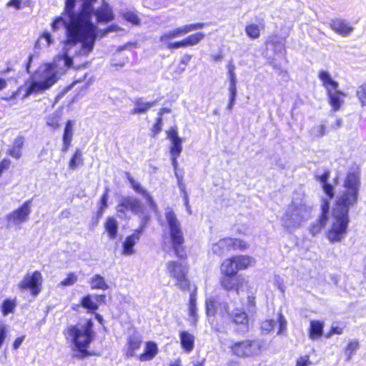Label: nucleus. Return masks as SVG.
Listing matches in <instances>:
<instances>
[{"mask_svg":"<svg viewBox=\"0 0 366 366\" xmlns=\"http://www.w3.org/2000/svg\"><path fill=\"white\" fill-rule=\"evenodd\" d=\"M324 322L320 320H311L309 329V337L312 340H317L322 336Z\"/></svg>","mask_w":366,"mask_h":366,"instance_id":"obj_26","label":"nucleus"},{"mask_svg":"<svg viewBox=\"0 0 366 366\" xmlns=\"http://www.w3.org/2000/svg\"><path fill=\"white\" fill-rule=\"evenodd\" d=\"M22 0H11L8 2L7 6L14 7L16 9L21 8Z\"/></svg>","mask_w":366,"mask_h":366,"instance_id":"obj_61","label":"nucleus"},{"mask_svg":"<svg viewBox=\"0 0 366 366\" xmlns=\"http://www.w3.org/2000/svg\"><path fill=\"white\" fill-rule=\"evenodd\" d=\"M127 175L134 190L142 195V197L145 199L149 207L152 211H156L157 209V205L150 194L145 189H144L139 182H136L134 179L130 177L129 174L127 173Z\"/></svg>","mask_w":366,"mask_h":366,"instance_id":"obj_19","label":"nucleus"},{"mask_svg":"<svg viewBox=\"0 0 366 366\" xmlns=\"http://www.w3.org/2000/svg\"><path fill=\"white\" fill-rule=\"evenodd\" d=\"M248 244L246 242L232 238H224L212 246V251L217 255H222L231 249H246Z\"/></svg>","mask_w":366,"mask_h":366,"instance_id":"obj_14","label":"nucleus"},{"mask_svg":"<svg viewBox=\"0 0 366 366\" xmlns=\"http://www.w3.org/2000/svg\"><path fill=\"white\" fill-rule=\"evenodd\" d=\"M119 216L121 217H126V213L131 211L134 214L138 215L141 218V225L145 227L149 220V215L146 212L144 206L142 202L134 197L123 198L117 207Z\"/></svg>","mask_w":366,"mask_h":366,"instance_id":"obj_10","label":"nucleus"},{"mask_svg":"<svg viewBox=\"0 0 366 366\" xmlns=\"http://www.w3.org/2000/svg\"><path fill=\"white\" fill-rule=\"evenodd\" d=\"M141 345V341L138 340L137 338H132L130 339L129 342V349L127 352V355L129 356H134V351L139 348Z\"/></svg>","mask_w":366,"mask_h":366,"instance_id":"obj_45","label":"nucleus"},{"mask_svg":"<svg viewBox=\"0 0 366 366\" xmlns=\"http://www.w3.org/2000/svg\"><path fill=\"white\" fill-rule=\"evenodd\" d=\"M6 333H7L6 326L4 324L1 323L0 324V348L1 347V346L4 342V340L6 337Z\"/></svg>","mask_w":366,"mask_h":366,"instance_id":"obj_52","label":"nucleus"},{"mask_svg":"<svg viewBox=\"0 0 366 366\" xmlns=\"http://www.w3.org/2000/svg\"><path fill=\"white\" fill-rule=\"evenodd\" d=\"M311 362L308 355H303L297 360L295 366H310Z\"/></svg>","mask_w":366,"mask_h":366,"instance_id":"obj_49","label":"nucleus"},{"mask_svg":"<svg viewBox=\"0 0 366 366\" xmlns=\"http://www.w3.org/2000/svg\"><path fill=\"white\" fill-rule=\"evenodd\" d=\"M247 309L249 312H253L255 310V297L249 295L247 297Z\"/></svg>","mask_w":366,"mask_h":366,"instance_id":"obj_51","label":"nucleus"},{"mask_svg":"<svg viewBox=\"0 0 366 366\" xmlns=\"http://www.w3.org/2000/svg\"><path fill=\"white\" fill-rule=\"evenodd\" d=\"M25 337L21 336L18 338H16L13 344V347L14 350H17L20 345L22 344L23 341L24 340Z\"/></svg>","mask_w":366,"mask_h":366,"instance_id":"obj_64","label":"nucleus"},{"mask_svg":"<svg viewBox=\"0 0 366 366\" xmlns=\"http://www.w3.org/2000/svg\"><path fill=\"white\" fill-rule=\"evenodd\" d=\"M172 146L170 153L172 155V160H176L182 152V139L172 141Z\"/></svg>","mask_w":366,"mask_h":366,"instance_id":"obj_38","label":"nucleus"},{"mask_svg":"<svg viewBox=\"0 0 366 366\" xmlns=\"http://www.w3.org/2000/svg\"><path fill=\"white\" fill-rule=\"evenodd\" d=\"M262 347V343L259 340H245L234 342L229 348L233 355L245 358L257 356L261 352Z\"/></svg>","mask_w":366,"mask_h":366,"instance_id":"obj_12","label":"nucleus"},{"mask_svg":"<svg viewBox=\"0 0 366 366\" xmlns=\"http://www.w3.org/2000/svg\"><path fill=\"white\" fill-rule=\"evenodd\" d=\"M330 25L334 31L342 36H348L353 31V27L348 22L340 19L332 20Z\"/></svg>","mask_w":366,"mask_h":366,"instance_id":"obj_23","label":"nucleus"},{"mask_svg":"<svg viewBox=\"0 0 366 366\" xmlns=\"http://www.w3.org/2000/svg\"><path fill=\"white\" fill-rule=\"evenodd\" d=\"M360 184L359 168L352 169L347 174L343 190L337 196L335 203L349 207H354L357 203Z\"/></svg>","mask_w":366,"mask_h":366,"instance_id":"obj_6","label":"nucleus"},{"mask_svg":"<svg viewBox=\"0 0 366 366\" xmlns=\"http://www.w3.org/2000/svg\"><path fill=\"white\" fill-rule=\"evenodd\" d=\"M229 95H235L237 96V82H229Z\"/></svg>","mask_w":366,"mask_h":366,"instance_id":"obj_60","label":"nucleus"},{"mask_svg":"<svg viewBox=\"0 0 366 366\" xmlns=\"http://www.w3.org/2000/svg\"><path fill=\"white\" fill-rule=\"evenodd\" d=\"M93 14L96 16L98 22H109L114 19L112 9L105 1H103L99 8L94 9Z\"/></svg>","mask_w":366,"mask_h":366,"instance_id":"obj_21","label":"nucleus"},{"mask_svg":"<svg viewBox=\"0 0 366 366\" xmlns=\"http://www.w3.org/2000/svg\"><path fill=\"white\" fill-rule=\"evenodd\" d=\"M343 332V329L342 327H339L337 325H332V327H331V330L328 335L327 337H330L332 335H341Z\"/></svg>","mask_w":366,"mask_h":366,"instance_id":"obj_59","label":"nucleus"},{"mask_svg":"<svg viewBox=\"0 0 366 366\" xmlns=\"http://www.w3.org/2000/svg\"><path fill=\"white\" fill-rule=\"evenodd\" d=\"M205 38V34L203 32H197L192 34L187 37L183 39L177 43L173 44V47H188L193 46L200 43Z\"/></svg>","mask_w":366,"mask_h":366,"instance_id":"obj_22","label":"nucleus"},{"mask_svg":"<svg viewBox=\"0 0 366 366\" xmlns=\"http://www.w3.org/2000/svg\"><path fill=\"white\" fill-rule=\"evenodd\" d=\"M31 207V200H27L21 207L8 214L6 217L8 226L20 228L22 224L29 221Z\"/></svg>","mask_w":366,"mask_h":366,"instance_id":"obj_13","label":"nucleus"},{"mask_svg":"<svg viewBox=\"0 0 366 366\" xmlns=\"http://www.w3.org/2000/svg\"><path fill=\"white\" fill-rule=\"evenodd\" d=\"M16 306L15 300L6 299L5 300L1 306L2 313L4 316L8 315L9 313H12Z\"/></svg>","mask_w":366,"mask_h":366,"instance_id":"obj_40","label":"nucleus"},{"mask_svg":"<svg viewBox=\"0 0 366 366\" xmlns=\"http://www.w3.org/2000/svg\"><path fill=\"white\" fill-rule=\"evenodd\" d=\"M237 96L229 95V102L227 106V109L231 111L235 104Z\"/></svg>","mask_w":366,"mask_h":366,"instance_id":"obj_62","label":"nucleus"},{"mask_svg":"<svg viewBox=\"0 0 366 366\" xmlns=\"http://www.w3.org/2000/svg\"><path fill=\"white\" fill-rule=\"evenodd\" d=\"M274 285L282 292H284V282L283 280L279 275H275L274 277Z\"/></svg>","mask_w":366,"mask_h":366,"instance_id":"obj_53","label":"nucleus"},{"mask_svg":"<svg viewBox=\"0 0 366 366\" xmlns=\"http://www.w3.org/2000/svg\"><path fill=\"white\" fill-rule=\"evenodd\" d=\"M156 102H147L143 101L142 99H138L134 102V108L132 110V114H142L145 113L151 107H154Z\"/></svg>","mask_w":366,"mask_h":366,"instance_id":"obj_35","label":"nucleus"},{"mask_svg":"<svg viewBox=\"0 0 366 366\" xmlns=\"http://www.w3.org/2000/svg\"><path fill=\"white\" fill-rule=\"evenodd\" d=\"M238 271L234 257L226 259L221 265L222 274L236 275Z\"/></svg>","mask_w":366,"mask_h":366,"instance_id":"obj_28","label":"nucleus"},{"mask_svg":"<svg viewBox=\"0 0 366 366\" xmlns=\"http://www.w3.org/2000/svg\"><path fill=\"white\" fill-rule=\"evenodd\" d=\"M162 117H159L157 119V122L153 127L152 132L154 135L159 133L162 130Z\"/></svg>","mask_w":366,"mask_h":366,"instance_id":"obj_55","label":"nucleus"},{"mask_svg":"<svg viewBox=\"0 0 366 366\" xmlns=\"http://www.w3.org/2000/svg\"><path fill=\"white\" fill-rule=\"evenodd\" d=\"M351 207L335 203L332 212V220L327 238L331 243L340 242L345 239L350 222L349 210Z\"/></svg>","mask_w":366,"mask_h":366,"instance_id":"obj_5","label":"nucleus"},{"mask_svg":"<svg viewBox=\"0 0 366 366\" xmlns=\"http://www.w3.org/2000/svg\"><path fill=\"white\" fill-rule=\"evenodd\" d=\"M81 303L83 307L92 311H94L98 308L97 303L92 299V297L90 295H86L81 300Z\"/></svg>","mask_w":366,"mask_h":366,"instance_id":"obj_42","label":"nucleus"},{"mask_svg":"<svg viewBox=\"0 0 366 366\" xmlns=\"http://www.w3.org/2000/svg\"><path fill=\"white\" fill-rule=\"evenodd\" d=\"M105 229L110 239H114L117 237L118 231V223L113 217L107 219L105 223Z\"/></svg>","mask_w":366,"mask_h":366,"instance_id":"obj_36","label":"nucleus"},{"mask_svg":"<svg viewBox=\"0 0 366 366\" xmlns=\"http://www.w3.org/2000/svg\"><path fill=\"white\" fill-rule=\"evenodd\" d=\"M264 29V24L260 22L259 24H249L245 27L247 35L251 39H257L260 35V31Z\"/></svg>","mask_w":366,"mask_h":366,"instance_id":"obj_33","label":"nucleus"},{"mask_svg":"<svg viewBox=\"0 0 366 366\" xmlns=\"http://www.w3.org/2000/svg\"><path fill=\"white\" fill-rule=\"evenodd\" d=\"M229 82H237L236 75L234 72V66L230 65L229 67Z\"/></svg>","mask_w":366,"mask_h":366,"instance_id":"obj_58","label":"nucleus"},{"mask_svg":"<svg viewBox=\"0 0 366 366\" xmlns=\"http://www.w3.org/2000/svg\"><path fill=\"white\" fill-rule=\"evenodd\" d=\"M359 347H360V345L357 340H350L348 342V343L344 350V353H345V355L346 356L347 361L349 362L351 360L352 356L355 355L356 351L359 349Z\"/></svg>","mask_w":366,"mask_h":366,"instance_id":"obj_37","label":"nucleus"},{"mask_svg":"<svg viewBox=\"0 0 366 366\" xmlns=\"http://www.w3.org/2000/svg\"><path fill=\"white\" fill-rule=\"evenodd\" d=\"M93 326L92 320H86L67 326L64 331L66 340L73 345V350L81 358L91 355L88 347L95 337Z\"/></svg>","mask_w":366,"mask_h":366,"instance_id":"obj_3","label":"nucleus"},{"mask_svg":"<svg viewBox=\"0 0 366 366\" xmlns=\"http://www.w3.org/2000/svg\"><path fill=\"white\" fill-rule=\"evenodd\" d=\"M189 33L187 24L177 27L174 29L165 31L159 37V41L162 43L168 49H177L179 47H173V44L177 41L172 42V39H176Z\"/></svg>","mask_w":366,"mask_h":366,"instance_id":"obj_16","label":"nucleus"},{"mask_svg":"<svg viewBox=\"0 0 366 366\" xmlns=\"http://www.w3.org/2000/svg\"><path fill=\"white\" fill-rule=\"evenodd\" d=\"M167 272L169 276L176 280L175 286L181 290L189 287V281L187 277L188 266L186 262L169 261L167 263Z\"/></svg>","mask_w":366,"mask_h":366,"instance_id":"obj_11","label":"nucleus"},{"mask_svg":"<svg viewBox=\"0 0 366 366\" xmlns=\"http://www.w3.org/2000/svg\"><path fill=\"white\" fill-rule=\"evenodd\" d=\"M164 217L174 254L179 259H184L186 252L183 246L184 238L181 223L173 209L169 207L165 208Z\"/></svg>","mask_w":366,"mask_h":366,"instance_id":"obj_8","label":"nucleus"},{"mask_svg":"<svg viewBox=\"0 0 366 366\" xmlns=\"http://www.w3.org/2000/svg\"><path fill=\"white\" fill-rule=\"evenodd\" d=\"M74 122L72 120H68L66 123L64 134H63V152H66L69 149V147L71 145L73 135H74Z\"/></svg>","mask_w":366,"mask_h":366,"instance_id":"obj_25","label":"nucleus"},{"mask_svg":"<svg viewBox=\"0 0 366 366\" xmlns=\"http://www.w3.org/2000/svg\"><path fill=\"white\" fill-rule=\"evenodd\" d=\"M97 0H84L80 11L75 12L76 0H66L62 15L56 17L51 27L53 31L63 26L65 29L64 48L76 47L80 45L75 54L88 56L93 51L95 42L102 31L92 21L93 4Z\"/></svg>","mask_w":366,"mask_h":366,"instance_id":"obj_1","label":"nucleus"},{"mask_svg":"<svg viewBox=\"0 0 366 366\" xmlns=\"http://www.w3.org/2000/svg\"><path fill=\"white\" fill-rule=\"evenodd\" d=\"M205 26L204 23H196V24H187L189 32L201 29L204 28Z\"/></svg>","mask_w":366,"mask_h":366,"instance_id":"obj_56","label":"nucleus"},{"mask_svg":"<svg viewBox=\"0 0 366 366\" xmlns=\"http://www.w3.org/2000/svg\"><path fill=\"white\" fill-rule=\"evenodd\" d=\"M356 97L360 102L361 106L366 107V83H364L356 89Z\"/></svg>","mask_w":366,"mask_h":366,"instance_id":"obj_41","label":"nucleus"},{"mask_svg":"<svg viewBox=\"0 0 366 366\" xmlns=\"http://www.w3.org/2000/svg\"><path fill=\"white\" fill-rule=\"evenodd\" d=\"M89 284L92 290H107L109 289L104 278L100 274H94L90 279Z\"/></svg>","mask_w":366,"mask_h":366,"instance_id":"obj_34","label":"nucleus"},{"mask_svg":"<svg viewBox=\"0 0 366 366\" xmlns=\"http://www.w3.org/2000/svg\"><path fill=\"white\" fill-rule=\"evenodd\" d=\"M228 305L222 302L218 303L212 298L206 300V311L208 316H214L215 314L219 313L223 317L228 313Z\"/></svg>","mask_w":366,"mask_h":366,"instance_id":"obj_20","label":"nucleus"},{"mask_svg":"<svg viewBox=\"0 0 366 366\" xmlns=\"http://www.w3.org/2000/svg\"><path fill=\"white\" fill-rule=\"evenodd\" d=\"M180 342L182 348L187 352H190L194 345V337L193 335L186 331L180 332Z\"/></svg>","mask_w":366,"mask_h":366,"instance_id":"obj_29","label":"nucleus"},{"mask_svg":"<svg viewBox=\"0 0 366 366\" xmlns=\"http://www.w3.org/2000/svg\"><path fill=\"white\" fill-rule=\"evenodd\" d=\"M278 322H279V329L277 331V334L280 335L283 333V332L286 330L287 327V321L283 317L282 315H280L278 317Z\"/></svg>","mask_w":366,"mask_h":366,"instance_id":"obj_50","label":"nucleus"},{"mask_svg":"<svg viewBox=\"0 0 366 366\" xmlns=\"http://www.w3.org/2000/svg\"><path fill=\"white\" fill-rule=\"evenodd\" d=\"M310 134L313 139L320 138L325 134V126L324 124L314 126L310 129Z\"/></svg>","mask_w":366,"mask_h":366,"instance_id":"obj_43","label":"nucleus"},{"mask_svg":"<svg viewBox=\"0 0 366 366\" xmlns=\"http://www.w3.org/2000/svg\"><path fill=\"white\" fill-rule=\"evenodd\" d=\"M24 143V139L22 137H17L14 142L12 147L9 152L10 156L14 159H19L21 155V149Z\"/></svg>","mask_w":366,"mask_h":366,"instance_id":"obj_32","label":"nucleus"},{"mask_svg":"<svg viewBox=\"0 0 366 366\" xmlns=\"http://www.w3.org/2000/svg\"><path fill=\"white\" fill-rule=\"evenodd\" d=\"M157 345L154 342H149L146 344L144 352L140 355L139 360L142 362L152 360L157 354Z\"/></svg>","mask_w":366,"mask_h":366,"instance_id":"obj_30","label":"nucleus"},{"mask_svg":"<svg viewBox=\"0 0 366 366\" xmlns=\"http://www.w3.org/2000/svg\"><path fill=\"white\" fill-rule=\"evenodd\" d=\"M188 319L190 325H196L198 321V315L197 310V292L196 290L190 294L188 304Z\"/></svg>","mask_w":366,"mask_h":366,"instance_id":"obj_24","label":"nucleus"},{"mask_svg":"<svg viewBox=\"0 0 366 366\" xmlns=\"http://www.w3.org/2000/svg\"><path fill=\"white\" fill-rule=\"evenodd\" d=\"M123 17L126 21L131 22L133 24H139V19L137 14L133 11H127L124 12Z\"/></svg>","mask_w":366,"mask_h":366,"instance_id":"obj_46","label":"nucleus"},{"mask_svg":"<svg viewBox=\"0 0 366 366\" xmlns=\"http://www.w3.org/2000/svg\"><path fill=\"white\" fill-rule=\"evenodd\" d=\"M42 275L40 272L35 271L32 274L27 273L18 287L21 290H29L31 295L35 297L40 293Z\"/></svg>","mask_w":366,"mask_h":366,"instance_id":"obj_15","label":"nucleus"},{"mask_svg":"<svg viewBox=\"0 0 366 366\" xmlns=\"http://www.w3.org/2000/svg\"><path fill=\"white\" fill-rule=\"evenodd\" d=\"M312 207L305 199H294L281 217L282 226L289 232L300 228L312 216Z\"/></svg>","mask_w":366,"mask_h":366,"instance_id":"obj_4","label":"nucleus"},{"mask_svg":"<svg viewBox=\"0 0 366 366\" xmlns=\"http://www.w3.org/2000/svg\"><path fill=\"white\" fill-rule=\"evenodd\" d=\"M225 316L229 317L232 322L237 325H242L246 326L248 324L247 314L240 309H235L232 312H229L228 307V313Z\"/></svg>","mask_w":366,"mask_h":366,"instance_id":"obj_27","label":"nucleus"},{"mask_svg":"<svg viewBox=\"0 0 366 366\" xmlns=\"http://www.w3.org/2000/svg\"><path fill=\"white\" fill-rule=\"evenodd\" d=\"M238 270L246 269L254 264L255 260L253 257L247 255L234 256Z\"/></svg>","mask_w":366,"mask_h":366,"instance_id":"obj_31","label":"nucleus"},{"mask_svg":"<svg viewBox=\"0 0 366 366\" xmlns=\"http://www.w3.org/2000/svg\"><path fill=\"white\" fill-rule=\"evenodd\" d=\"M173 167L175 172V176L177 179V184L179 190L182 193V195L187 194L186 191V185L183 182V174L177 169V162H173Z\"/></svg>","mask_w":366,"mask_h":366,"instance_id":"obj_39","label":"nucleus"},{"mask_svg":"<svg viewBox=\"0 0 366 366\" xmlns=\"http://www.w3.org/2000/svg\"><path fill=\"white\" fill-rule=\"evenodd\" d=\"M318 77L327 91L329 103L332 107V109L335 112L339 110L342 104L344 102L342 97H345L343 92L337 90L339 84L334 81L330 74L325 70H320L319 71Z\"/></svg>","mask_w":366,"mask_h":366,"instance_id":"obj_9","label":"nucleus"},{"mask_svg":"<svg viewBox=\"0 0 366 366\" xmlns=\"http://www.w3.org/2000/svg\"><path fill=\"white\" fill-rule=\"evenodd\" d=\"M73 48L69 47L66 49L64 46L62 55L56 56L53 63L45 64L38 68L28 84L24 97L41 93L49 89L57 81L59 74H63L65 69H69L72 66L71 50Z\"/></svg>","mask_w":366,"mask_h":366,"instance_id":"obj_2","label":"nucleus"},{"mask_svg":"<svg viewBox=\"0 0 366 366\" xmlns=\"http://www.w3.org/2000/svg\"><path fill=\"white\" fill-rule=\"evenodd\" d=\"M144 229V226H140L132 234L126 237L122 244L123 249L122 254L123 255L130 256L135 253L134 247L139 242Z\"/></svg>","mask_w":366,"mask_h":366,"instance_id":"obj_17","label":"nucleus"},{"mask_svg":"<svg viewBox=\"0 0 366 366\" xmlns=\"http://www.w3.org/2000/svg\"><path fill=\"white\" fill-rule=\"evenodd\" d=\"M330 177V171L325 170L322 174H320L317 172L315 174V178L322 184V188L325 194L327 196L328 199H323L322 204L321 206L322 213L320 217L312 223L310 227V232L312 235L315 236L320 232L322 228H324L328 220V213L330 209V202L334 195V186L328 183Z\"/></svg>","mask_w":366,"mask_h":366,"instance_id":"obj_7","label":"nucleus"},{"mask_svg":"<svg viewBox=\"0 0 366 366\" xmlns=\"http://www.w3.org/2000/svg\"><path fill=\"white\" fill-rule=\"evenodd\" d=\"M167 137L168 139H170V141H174V140H176V139H179L180 137H179L178 136V134H177V129L176 128H171L168 132H167Z\"/></svg>","mask_w":366,"mask_h":366,"instance_id":"obj_54","label":"nucleus"},{"mask_svg":"<svg viewBox=\"0 0 366 366\" xmlns=\"http://www.w3.org/2000/svg\"><path fill=\"white\" fill-rule=\"evenodd\" d=\"M107 200H108L107 193L105 192L103 194V196L102 197L101 200H100V207H99V209L98 211L99 216L102 215L103 214V212H104V210L106 209V208L107 207Z\"/></svg>","mask_w":366,"mask_h":366,"instance_id":"obj_48","label":"nucleus"},{"mask_svg":"<svg viewBox=\"0 0 366 366\" xmlns=\"http://www.w3.org/2000/svg\"><path fill=\"white\" fill-rule=\"evenodd\" d=\"M276 325V321L273 320H267L261 323V330L263 335L269 334L273 330Z\"/></svg>","mask_w":366,"mask_h":366,"instance_id":"obj_44","label":"nucleus"},{"mask_svg":"<svg viewBox=\"0 0 366 366\" xmlns=\"http://www.w3.org/2000/svg\"><path fill=\"white\" fill-rule=\"evenodd\" d=\"M244 282V278L242 276L235 277V275L223 274L220 280L222 287L226 290H235L237 294L239 293V290L242 286Z\"/></svg>","mask_w":366,"mask_h":366,"instance_id":"obj_18","label":"nucleus"},{"mask_svg":"<svg viewBox=\"0 0 366 366\" xmlns=\"http://www.w3.org/2000/svg\"><path fill=\"white\" fill-rule=\"evenodd\" d=\"M76 281H77L76 275L74 273H70L68 274L67 277L65 280H62L59 283V285L63 286V287L71 286V285H74Z\"/></svg>","mask_w":366,"mask_h":366,"instance_id":"obj_47","label":"nucleus"},{"mask_svg":"<svg viewBox=\"0 0 366 366\" xmlns=\"http://www.w3.org/2000/svg\"><path fill=\"white\" fill-rule=\"evenodd\" d=\"M41 40H45L46 46H49L52 43L51 34L48 32L43 33L39 41Z\"/></svg>","mask_w":366,"mask_h":366,"instance_id":"obj_57","label":"nucleus"},{"mask_svg":"<svg viewBox=\"0 0 366 366\" xmlns=\"http://www.w3.org/2000/svg\"><path fill=\"white\" fill-rule=\"evenodd\" d=\"M237 232L239 234H244V235H248V234H249L251 233V229L249 227L242 226L241 227H239L237 228Z\"/></svg>","mask_w":366,"mask_h":366,"instance_id":"obj_63","label":"nucleus"}]
</instances>
